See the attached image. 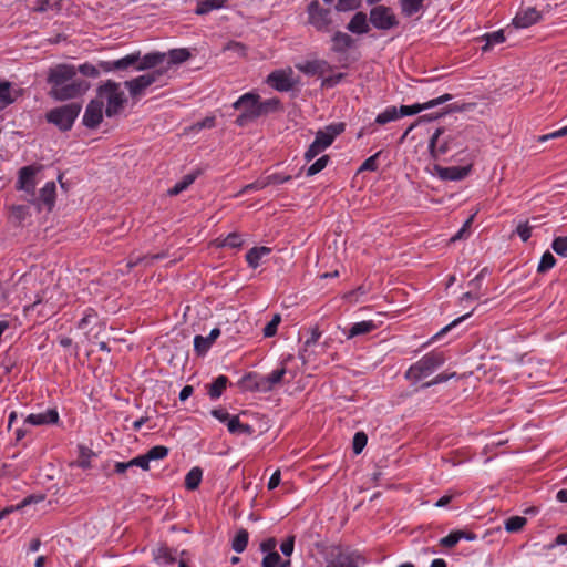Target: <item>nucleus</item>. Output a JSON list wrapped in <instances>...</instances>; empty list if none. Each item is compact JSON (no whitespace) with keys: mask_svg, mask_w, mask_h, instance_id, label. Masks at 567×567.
<instances>
[{"mask_svg":"<svg viewBox=\"0 0 567 567\" xmlns=\"http://www.w3.org/2000/svg\"><path fill=\"white\" fill-rule=\"evenodd\" d=\"M49 95L55 101H66L83 95L89 89L86 80L76 76V66L68 63L56 64L48 70Z\"/></svg>","mask_w":567,"mask_h":567,"instance_id":"obj_1","label":"nucleus"},{"mask_svg":"<svg viewBox=\"0 0 567 567\" xmlns=\"http://www.w3.org/2000/svg\"><path fill=\"white\" fill-rule=\"evenodd\" d=\"M166 59V53L151 52L141 56V52H134L114 61H100L104 72L144 71L161 65Z\"/></svg>","mask_w":567,"mask_h":567,"instance_id":"obj_2","label":"nucleus"},{"mask_svg":"<svg viewBox=\"0 0 567 567\" xmlns=\"http://www.w3.org/2000/svg\"><path fill=\"white\" fill-rule=\"evenodd\" d=\"M466 131L439 127L430 138L429 152L433 158H439L447 153L464 150Z\"/></svg>","mask_w":567,"mask_h":567,"instance_id":"obj_3","label":"nucleus"},{"mask_svg":"<svg viewBox=\"0 0 567 567\" xmlns=\"http://www.w3.org/2000/svg\"><path fill=\"white\" fill-rule=\"evenodd\" d=\"M96 99L106 102L105 115L113 117L118 115L126 104L127 100L121 90L120 83L107 80L96 89Z\"/></svg>","mask_w":567,"mask_h":567,"instance_id":"obj_4","label":"nucleus"},{"mask_svg":"<svg viewBox=\"0 0 567 567\" xmlns=\"http://www.w3.org/2000/svg\"><path fill=\"white\" fill-rule=\"evenodd\" d=\"M445 361L446 358L443 352L431 351L408 369L405 378L413 382L421 381L442 367Z\"/></svg>","mask_w":567,"mask_h":567,"instance_id":"obj_5","label":"nucleus"},{"mask_svg":"<svg viewBox=\"0 0 567 567\" xmlns=\"http://www.w3.org/2000/svg\"><path fill=\"white\" fill-rule=\"evenodd\" d=\"M286 373L287 369L282 365L281 368L274 370L267 375L248 373L244 380L247 382V386L250 391L267 393L282 383Z\"/></svg>","mask_w":567,"mask_h":567,"instance_id":"obj_6","label":"nucleus"},{"mask_svg":"<svg viewBox=\"0 0 567 567\" xmlns=\"http://www.w3.org/2000/svg\"><path fill=\"white\" fill-rule=\"evenodd\" d=\"M259 99L260 96L257 93L248 92L234 102L233 107L240 111V114L235 120L239 127H244L259 117Z\"/></svg>","mask_w":567,"mask_h":567,"instance_id":"obj_7","label":"nucleus"},{"mask_svg":"<svg viewBox=\"0 0 567 567\" xmlns=\"http://www.w3.org/2000/svg\"><path fill=\"white\" fill-rule=\"evenodd\" d=\"M81 112L79 103H69L49 111L45 115L49 123L54 124L59 130L66 132L73 126L74 121Z\"/></svg>","mask_w":567,"mask_h":567,"instance_id":"obj_8","label":"nucleus"},{"mask_svg":"<svg viewBox=\"0 0 567 567\" xmlns=\"http://www.w3.org/2000/svg\"><path fill=\"white\" fill-rule=\"evenodd\" d=\"M308 23L319 32H330L332 27L331 10L323 8L318 0L307 7Z\"/></svg>","mask_w":567,"mask_h":567,"instance_id":"obj_9","label":"nucleus"},{"mask_svg":"<svg viewBox=\"0 0 567 567\" xmlns=\"http://www.w3.org/2000/svg\"><path fill=\"white\" fill-rule=\"evenodd\" d=\"M369 21L379 31H389L399 25V20L390 7L374 6L369 13Z\"/></svg>","mask_w":567,"mask_h":567,"instance_id":"obj_10","label":"nucleus"},{"mask_svg":"<svg viewBox=\"0 0 567 567\" xmlns=\"http://www.w3.org/2000/svg\"><path fill=\"white\" fill-rule=\"evenodd\" d=\"M165 69H156L146 74L140 75L135 79L128 80L124 82L125 87L128 90L130 95L133 99H136L143 95L144 91L150 87L152 84L159 81V79L164 75Z\"/></svg>","mask_w":567,"mask_h":567,"instance_id":"obj_11","label":"nucleus"},{"mask_svg":"<svg viewBox=\"0 0 567 567\" xmlns=\"http://www.w3.org/2000/svg\"><path fill=\"white\" fill-rule=\"evenodd\" d=\"M293 72L291 69L288 70H276L267 76V84L279 92H289L297 83L293 79Z\"/></svg>","mask_w":567,"mask_h":567,"instance_id":"obj_12","label":"nucleus"},{"mask_svg":"<svg viewBox=\"0 0 567 567\" xmlns=\"http://www.w3.org/2000/svg\"><path fill=\"white\" fill-rule=\"evenodd\" d=\"M365 563L364 557L357 550H340L327 560L326 567H359Z\"/></svg>","mask_w":567,"mask_h":567,"instance_id":"obj_13","label":"nucleus"},{"mask_svg":"<svg viewBox=\"0 0 567 567\" xmlns=\"http://www.w3.org/2000/svg\"><path fill=\"white\" fill-rule=\"evenodd\" d=\"M344 128L346 124L342 122L332 123L316 133L315 143L324 151L344 132Z\"/></svg>","mask_w":567,"mask_h":567,"instance_id":"obj_14","label":"nucleus"},{"mask_svg":"<svg viewBox=\"0 0 567 567\" xmlns=\"http://www.w3.org/2000/svg\"><path fill=\"white\" fill-rule=\"evenodd\" d=\"M103 101L96 97L91 100L87 104L84 115L83 124L87 128H95L103 120Z\"/></svg>","mask_w":567,"mask_h":567,"instance_id":"obj_15","label":"nucleus"},{"mask_svg":"<svg viewBox=\"0 0 567 567\" xmlns=\"http://www.w3.org/2000/svg\"><path fill=\"white\" fill-rule=\"evenodd\" d=\"M39 171V167L35 166H23L19 171V177L17 183V188L22 189L31 195H34L35 190V173Z\"/></svg>","mask_w":567,"mask_h":567,"instance_id":"obj_16","label":"nucleus"},{"mask_svg":"<svg viewBox=\"0 0 567 567\" xmlns=\"http://www.w3.org/2000/svg\"><path fill=\"white\" fill-rule=\"evenodd\" d=\"M542 20V13L534 7L520 9L513 19L515 28H528Z\"/></svg>","mask_w":567,"mask_h":567,"instance_id":"obj_17","label":"nucleus"},{"mask_svg":"<svg viewBox=\"0 0 567 567\" xmlns=\"http://www.w3.org/2000/svg\"><path fill=\"white\" fill-rule=\"evenodd\" d=\"M468 107H470V104H462V105L449 104L447 106L444 107V110L442 112L436 113L435 115H423V116L419 117V120L416 122L412 123L406 128V131L401 136L400 141L403 142L406 138V136L409 135V133L417 125L419 122L432 121V120L439 118V117H441L445 114L452 113V112H463V111L467 110Z\"/></svg>","mask_w":567,"mask_h":567,"instance_id":"obj_18","label":"nucleus"},{"mask_svg":"<svg viewBox=\"0 0 567 567\" xmlns=\"http://www.w3.org/2000/svg\"><path fill=\"white\" fill-rule=\"evenodd\" d=\"M331 50L334 53H346L355 45V40L347 32L336 31L331 38Z\"/></svg>","mask_w":567,"mask_h":567,"instance_id":"obj_19","label":"nucleus"},{"mask_svg":"<svg viewBox=\"0 0 567 567\" xmlns=\"http://www.w3.org/2000/svg\"><path fill=\"white\" fill-rule=\"evenodd\" d=\"M25 422L32 425L56 424L59 422V413L56 409H48L41 413H32L27 416Z\"/></svg>","mask_w":567,"mask_h":567,"instance_id":"obj_20","label":"nucleus"},{"mask_svg":"<svg viewBox=\"0 0 567 567\" xmlns=\"http://www.w3.org/2000/svg\"><path fill=\"white\" fill-rule=\"evenodd\" d=\"M367 13L358 11L347 24V30L354 34H367L370 31Z\"/></svg>","mask_w":567,"mask_h":567,"instance_id":"obj_21","label":"nucleus"},{"mask_svg":"<svg viewBox=\"0 0 567 567\" xmlns=\"http://www.w3.org/2000/svg\"><path fill=\"white\" fill-rule=\"evenodd\" d=\"M471 165L468 166H451V167H439V176L446 181H461L465 178L471 172Z\"/></svg>","mask_w":567,"mask_h":567,"instance_id":"obj_22","label":"nucleus"},{"mask_svg":"<svg viewBox=\"0 0 567 567\" xmlns=\"http://www.w3.org/2000/svg\"><path fill=\"white\" fill-rule=\"evenodd\" d=\"M220 336V330L218 328H214L208 337L203 336H196L194 338V348L197 354L203 355L205 354L212 344L215 342V340Z\"/></svg>","mask_w":567,"mask_h":567,"instance_id":"obj_23","label":"nucleus"},{"mask_svg":"<svg viewBox=\"0 0 567 567\" xmlns=\"http://www.w3.org/2000/svg\"><path fill=\"white\" fill-rule=\"evenodd\" d=\"M55 190L56 186L54 182H48L41 189L39 195V203L47 206L48 210H51L55 203Z\"/></svg>","mask_w":567,"mask_h":567,"instance_id":"obj_24","label":"nucleus"},{"mask_svg":"<svg viewBox=\"0 0 567 567\" xmlns=\"http://www.w3.org/2000/svg\"><path fill=\"white\" fill-rule=\"evenodd\" d=\"M375 329H377V324L372 320L355 322L349 329L347 338L352 339V338L361 336V334L370 333L371 331H373Z\"/></svg>","mask_w":567,"mask_h":567,"instance_id":"obj_25","label":"nucleus"},{"mask_svg":"<svg viewBox=\"0 0 567 567\" xmlns=\"http://www.w3.org/2000/svg\"><path fill=\"white\" fill-rule=\"evenodd\" d=\"M270 252L271 249L269 247H254L246 254V260L251 268H257L260 260Z\"/></svg>","mask_w":567,"mask_h":567,"instance_id":"obj_26","label":"nucleus"},{"mask_svg":"<svg viewBox=\"0 0 567 567\" xmlns=\"http://www.w3.org/2000/svg\"><path fill=\"white\" fill-rule=\"evenodd\" d=\"M321 337V331L318 327H315L310 331V337L305 341L303 348L299 353V358L302 360L303 363L308 362L310 360V351L309 348L315 346L319 338Z\"/></svg>","mask_w":567,"mask_h":567,"instance_id":"obj_27","label":"nucleus"},{"mask_svg":"<svg viewBox=\"0 0 567 567\" xmlns=\"http://www.w3.org/2000/svg\"><path fill=\"white\" fill-rule=\"evenodd\" d=\"M259 117L269 113H275L282 110L281 101L278 97H271L266 101L258 100Z\"/></svg>","mask_w":567,"mask_h":567,"instance_id":"obj_28","label":"nucleus"},{"mask_svg":"<svg viewBox=\"0 0 567 567\" xmlns=\"http://www.w3.org/2000/svg\"><path fill=\"white\" fill-rule=\"evenodd\" d=\"M203 477V470L199 466L193 467L185 476V487L188 491L198 488Z\"/></svg>","mask_w":567,"mask_h":567,"instance_id":"obj_29","label":"nucleus"},{"mask_svg":"<svg viewBox=\"0 0 567 567\" xmlns=\"http://www.w3.org/2000/svg\"><path fill=\"white\" fill-rule=\"evenodd\" d=\"M228 0H203L198 2L195 12L199 16L207 14L213 10L223 8Z\"/></svg>","mask_w":567,"mask_h":567,"instance_id":"obj_30","label":"nucleus"},{"mask_svg":"<svg viewBox=\"0 0 567 567\" xmlns=\"http://www.w3.org/2000/svg\"><path fill=\"white\" fill-rule=\"evenodd\" d=\"M228 383V378L226 375H219L215 379V381L209 385L208 394L210 399L216 400L221 396Z\"/></svg>","mask_w":567,"mask_h":567,"instance_id":"obj_31","label":"nucleus"},{"mask_svg":"<svg viewBox=\"0 0 567 567\" xmlns=\"http://www.w3.org/2000/svg\"><path fill=\"white\" fill-rule=\"evenodd\" d=\"M197 174L190 173L185 175L179 182H177L172 188L168 189L169 196H176L187 189L196 179Z\"/></svg>","mask_w":567,"mask_h":567,"instance_id":"obj_32","label":"nucleus"},{"mask_svg":"<svg viewBox=\"0 0 567 567\" xmlns=\"http://www.w3.org/2000/svg\"><path fill=\"white\" fill-rule=\"evenodd\" d=\"M227 429L230 433H245L251 435L254 430L249 424H243L238 416H231L227 421Z\"/></svg>","mask_w":567,"mask_h":567,"instance_id":"obj_33","label":"nucleus"},{"mask_svg":"<svg viewBox=\"0 0 567 567\" xmlns=\"http://www.w3.org/2000/svg\"><path fill=\"white\" fill-rule=\"evenodd\" d=\"M326 65H327V63L324 61L316 60V61H308L302 65H298L297 68L306 74L315 75V74H322Z\"/></svg>","mask_w":567,"mask_h":567,"instance_id":"obj_34","label":"nucleus"},{"mask_svg":"<svg viewBox=\"0 0 567 567\" xmlns=\"http://www.w3.org/2000/svg\"><path fill=\"white\" fill-rule=\"evenodd\" d=\"M425 0H400L401 11L405 17H412L423 6Z\"/></svg>","mask_w":567,"mask_h":567,"instance_id":"obj_35","label":"nucleus"},{"mask_svg":"<svg viewBox=\"0 0 567 567\" xmlns=\"http://www.w3.org/2000/svg\"><path fill=\"white\" fill-rule=\"evenodd\" d=\"M248 538H249L248 532L244 528L239 529L233 539L231 548L236 553H243L248 545Z\"/></svg>","mask_w":567,"mask_h":567,"instance_id":"obj_36","label":"nucleus"},{"mask_svg":"<svg viewBox=\"0 0 567 567\" xmlns=\"http://www.w3.org/2000/svg\"><path fill=\"white\" fill-rule=\"evenodd\" d=\"M470 290L462 296V300H476L481 295L482 280L480 277H475L468 282Z\"/></svg>","mask_w":567,"mask_h":567,"instance_id":"obj_37","label":"nucleus"},{"mask_svg":"<svg viewBox=\"0 0 567 567\" xmlns=\"http://www.w3.org/2000/svg\"><path fill=\"white\" fill-rule=\"evenodd\" d=\"M166 56H168V64H179L187 61L190 58V53L187 49H173Z\"/></svg>","mask_w":567,"mask_h":567,"instance_id":"obj_38","label":"nucleus"},{"mask_svg":"<svg viewBox=\"0 0 567 567\" xmlns=\"http://www.w3.org/2000/svg\"><path fill=\"white\" fill-rule=\"evenodd\" d=\"M399 118V112L395 106L386 107L382 113L378 114L375 117V123L379 125H384L391 121H395Z\"/></svg>","mask_w":567,"mask_h":567,"instance_id":"obj_39","label":"nucleus"},{"mask_svg":"<svg viewBox=\"0 0 567 567\" xmlns=\"http://www.w3.org/2000/svg\"><path fill=\"white\" fill-rule=\"evenodd\" d=\"M11 83L8 81H2L0 83V105L7 106L12 104L16 101V97L11 94Z\"/></svg>","mask_w":567,"mask_h":567,"instance_id":"obj_40","label":"nucleus"},{"mask_svg":"<svg viewBox=\"0 0 567 567\" xmlns=\"http://www.w3.org/2000/svg\"><path fill=\"white\" fill-rule=\"evenodd\" d=\"M154 558L157 561H164L165 564H173L176 557L171 548L167 546H159L154 553Z\"/></svg>","mask_w":567,"mask_h":567,"instance_id":"obj_41","label":"nucleus"},{"mask_svg":"<svg viewBox=\"0 0 567 567\" xmlns=\"http://www.w3.org/2000/svg\"><path fill=\"white\" fill-rule=\"evenodd\" d=\"M484 39L486 43L482 47V51L485 52L488 51L492 45L499 44L505 41L504 31L499 30L492 33H487L484 35Z\"/></svg>","mask_w":567,"mask_h":567,"instance_id":"obj_42","label":"nucleus"},{"mask_svg":"<svg viewBox=\"0 0 567 567\" xmlns=\"http://www.w3.org/2000/svg\"><path fill=\"white\" fill-rule=\"evenodd\" d=\"M429 106H427V103H416V104H413V105H401L400 109L398 110L399 112V117L401 116H411V115H415L424 110H427Z\"/></svg>","mask_w":567,"mask_h":567,"instance_id":"obj_43","label":"nucleus"},{"mask_svg":"<svg viewBox=\"0 0 567 567\" xmlns=\"http://www.w3.org/2000/svg\"><path fill=\"white\" fill-rule=\"evenodd\" d=\"M527 523V519L522 516H512L505 522V529L508 533H516L519 532L525 524Z\"/></svg>","mask_w":567,"mask_h":567,"instance_id":"obj_44","label":"nucleus"},{"mask_svg":"<svg viewBox=\"0 0 567 567\" xmlns=\"http://www.w3.org/2000/svg\"><path fill=\"white\" fill-rule=\"evenodd\" d=\"M168 455V449L164 445L153 446L145 453L147 462L163 460Z\"/></svg>","mask_w":567,"mask_h":567,"instance_id":"obj_45","label":"nucleus"},{"mask_svg":"<svg viewBox=\"0 0 567 567\" xmlns=\"http://www.w3.org/2000/svg\"><path fill=\"white\" fill-rule=\"evenodd\" d=\"M100 70L103 71V69L100 66V63L97 65L84 63L76 68V73L80 72L84 76L96 79L100 75Z\"/></svg>","mask_w":567,"mask_h":567,"instance_id":"obj_46","label":"nucleus"},{"mask_svg":"<svg viewBox=\"0 0 567 567\" xmlns=\"http://www.w3.org/2000/svg\"><path fill=\"white\" fill-rule=\"evenodd\" d=\"M555 264H556V259L553 256V254L549 251H546L540 258V261L537 267V271L539 274H545L546 271L551 269L555 266Z\"/></svg>","mask_w":567,"mask_h":567,"instance_id":"obj_47","label":"nucleus"},{"mask_svg":"<svg viewBox=\"0 0 567 567\" xmlns=\"http://www.w3.org/2000/svg\"><path fill=\"white\" fill-rule=\"evenodd\" d=\"M461 539H463L462 530H454V532H451L447 536L441 538L439 544L442 547L452 548Z\"/></svg>","mask_w":567,"mask_h":567,"instance_id":"obj_48","label":"nucleus"},{"mask_svg":"<svg viewBox=\"0 0 567 567\" xmlns=\"http://www.w3.org/2000/svg\"><path fill=\"white\" fill-rule=\"evenodd\" d=\"M553 250L563 257L567 256V236L556 237L551 243Z\"/></svg>","mask_w":567,"mask_h":567,"instance_id":"obj_49","label":"nucleus"},{"mask_svg":"<svg viewBox=\"0 0 567 567\" xmlns=\"http://www.w3.org/2000/svg\"><path fill=\"white\" fill-rule=\"evenodd\" d=\"M329 159L330 158L328 155H323L320 158H318L313 164H311L308 167L307 176H313V175L318 174L319 172H321L327 166Z\"/></svg>","mask_w":567,"mask_h":567,"instance_id":"obj_50","label":"nucleus"},{"mask_svg":"<svg viewBox=\"0 0 567 567\" xmlns=\"http://www.w3.org/2000/svg\"><path fill=\"white\" fill-rule=\"evenodd\" d=\"M368 436L364 432H357L353 436L352 449L354 454H360L367 445Z\"/></svg>","mask_w":567,"mask_h":567,"instance_id":"obj_51","label":"nucleus"},{"mask_svg":"<svg viewBox=\"0 0 567 567\" xmlns=\"http://www.w3.org/2000/svg\"><path fill=\"white\" fill-rule=\"evenodd\" d=\"M281 321L280 315H275L272 319L264 328V336L266 338L274 337L277 333L278 324Z\"/></svg>","mask_w":567,"mask_h":567,"instance_id":"obj_52","label":"nucleus"},{"mask_svg":"<svg viewBox=\"0 0 567 567\" xmlns=\"http://www.w3.org/2000/svg\"><path fill=\"white\" fill-rule=\"evenodd\" d=\"M475 215L476 213H474L473 215H471L466 220L465 223L463 224L462 228L454 235L451 237L450 241L454 243L456 240H460V239H463L467 234H468V229L470 227L472 226L473 224V220L475 218Z\"/></svg>","mask_w":567,"mask_h":567,"instance_id":"obj_53","label":"nucleus"},{"mask_svg":"<svg viewBox=\"0 0 567 567\" xmlns=\"http://www.w3.org/2000/svg\"><path fill=\"white\" fill-rule=\"evenodd\" d=\"M361 0H338L336 10L340 12L351 11L359 8Z\"/></svg>","mask_w":567,"mask_h":567,"instance_id":"obj_54","label":"nucleus"},{"mask_svg":"<svg viewBox=\"0 0 567 567\" xmlns=\"http://www.w3.org/2000/svg\"><path fill=\"white\" fill-rule=\"evenodd\" d=\"M241 235L237 233L229 234L223 241L224 247L238 248L243 245Z\"/></svg>","mask_w":567,"mask_h":567,"instance_id":"obj_55","label":"nucleus"},{"mask_svg":"<svg viewBox=\"0 0 567 567\" xmlns=\"http://www.w3.org/2000/svg\"><path fill=\"white\" fill-rule=\"evenodd\" d=\"M381 154V152H378L375 153L374 155L368 157L363 163L362 165L360 166V172L361 171H370V172H375L378 169V157L379 155Z\"/></svg>","mask_w":567,"mask_h":567,"instance_id":"obj_56","label":"nucleus"},{"mask_svg":"<svg viewBox=\"0 0 567 567\" xmlns=\"http://www.w3.org/2000/svg\"><path fill=\"white\" fill-rule=\"evenodd\" d=\"M281 560L280 555L277 551L268 553L262 559V567H277Z\"/></svg>","mask_w":567,"mask_h":567,"instance_id":"obj_57","label":"nucleus"},{"mask_svg":"<svg viewBox=\"0 0 567 567\" xmlns=\"http://www.w3.org/2000/svg\"><path fill=\"white\" fill-rule=\"evenodd\" d=\"M291 175H284L281 173H275L266 177V184L275 185V184H284L291 181Z\"/></svg>","mask_w":567,"mask_h":567,"instance_id":"obj_58","label":"nucleus"},{"mask_svg":"<svg viewBox=\"0 0 567 567\" xmlns=\"http://www.w3.org/2000/svg\"><path fill=\"white\" fill-rule=\"evenodd\" d=\"M454 377H456L455 372H453V373H440L433 380L422 384V388L426 389V388H430V386H432L434 384L446 382V381H449L450 379H452Z\"/></svg>","mask_w":567,"mask_h":567,"instance_id":"obj_59","label":"nucleus"},{"mask_svg":"<svg viewBox=\"0 0 567 567\" xmlns=\"http://www.w3.org/2000/svg\"><path fill=\"white\" fill-rule=\"evenodd\" d=\"M532 228L533 227L528 225V221L520 223L516 228V234L523 241H527L532 236Z\"/></svg>","mask_w":567,"mask_h":567,"instance_id":"obj_60","label":"nucleus"},{"mask_svg":"<svg viewBox=\"0 0 567 567\" xmlns=\"http://www.w3.org/2000/svg\"><path fill=\"white\" fill-rule=\"evenodd\" d=\"M293 547H295V536L293 535H290L289 537H287L286 540H284L280 545V550L281 553L285 555V556H291V554L293 553Z\"/></svg>","mask_w":567,"mask_h":567,"instance_id":"obj_61","label":"nucleus"},{"mask_svg":"<svg viewBox=\"0 0 567 567\" xmlns=\"http://www.w3.org/2000/svg\"><path fill=\"white\" fill-rule=\"evenodd\" d=\"M96 317H97V313L94 309H92V308L86 309L83 318L78 323V328L84 329L91 322V319L96 318Z\"/></svg>","mask_w":567,"mask_h":567,"instance_id":"obj_62","label":"nucleus"},{"mask_svg":"<svg viewBox=\"0 0 567 567\" xmlns=\"http://www.w3.org/2000/svg\"><path fill=\"white\" fill-rule=\"evenodd\" d=\"M565 135H567V126H564L560 130L539 136L538 142H546L553 138L563 137Z\"/></svg>","mask_w":567,"mask_h":567,"instance_id":"obj_63","label":"nucleus"},{"mask_svg":"<svg viewBox=\"0 0 567 567\" xmlns=\"http://www.w3.org/2000/svg\"><path fill=\"white\" fill-rule=\"evenodd\" d=\"M128 465H131V467L138 466L144 471H147L150 468V464L147 462L145 454L132 458L131 461H128Z\"/></svg>","mask_w":567,"mask_h":567,"instance_id":"obj_64","label":"nucleus"}]
</instances>
